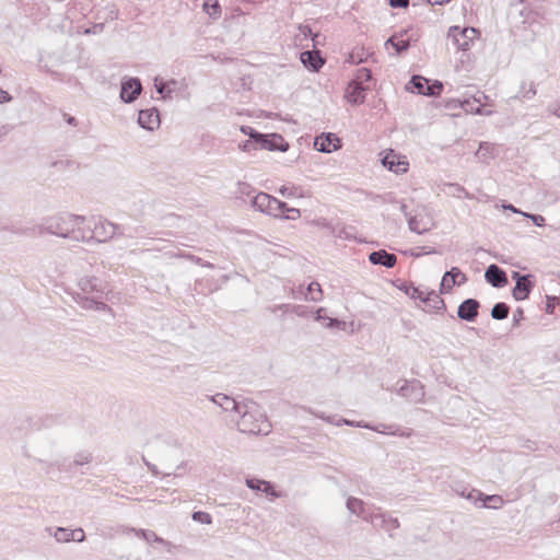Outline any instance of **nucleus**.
<instances>
[{
  "label": "nucleus",
  "instance_id": "obj_52",
  "mask_svg": "<svg viewBox=\"0 0 560 560\" xmlns=\"http://www.w3.org/2000/svg\"><path fill=\"white\" fill-rule=\"evenodd\" d=\"M523 319H524V311H523V308L517 307L513 314V326H518L521 320H523Z\"/></svg>",
  "mask_w": 560,
  "mask_h": 560
},
{
  "label": "nucleus",
  "instance_id": "obj_35",
  "mask_svg": "<svg viewBox=\"0 0 560 560\" xmlns=\"http://www.w3.org/2000/svg\"><path fill=\"white\" fill-rule=\"evenodd\" d=\"M322 296H323V292H322L320 284L318 282H311L307 285L305 299L313 301V302H317V301L322 300Z\"/></svg>",
  "mask_w": 560,
  "mask_h": 560
},
{
  "label": "nucleus",
  "instance_id": "obj_9",
  "mask_svg": "<svg viewBox=\"0 0 560 560\" xmlns=\"http://www.w3.org/2000/svg\"><path fill=\"white\" fill-rule=\"evenodd\" d=\"M77 218L82 220V222H78L73 226L72 240L77 242L90 243L93 241V217L86 218L82 215H77Z\"/></svg>",
  "mask_w": 560,
  "mask_h": 560
},
{
  "label": "nucleus",
  "instance_id": "obj_37",
  "mask_svg": "<svg viewBox=\"0 0 560 560\" xmlns=\"http://www.w3.org/2000/svg\"><path fill=\"white\" fill-rule=\"evenodd\" d=\"M332 234L335 237L341 238V240L354 238L352 226H337L332 230Z\"/></svg>",
  "mask_w": 560,
  "mask_h": 560
},
{
  "label": "nucleus",
  "instance_id": "obj_10",
  "mask_svg": "<svg viewBox=\"0 0 560 560\" xmlns=\"http://www.w3.org/2000/svg\"><path fill=\"white\" fill-rule=\"evenodd\" d=\"M142 92V84L138 78H129L121 82L120 100L124 103H132Z\"/></svg>",
  "mask_w": 560,
  "mask_h": 560
},
{
  "label": "nucleus",
  "instance_id": "obj_36",
  "mask_svg": "<svg viewBox=\"0 0 560 560\" xmlns=\"http://www.w3.org/2000/svg\"><path fill=\"white\" fill-rule=\"evenodd\" d=\"M203 11L213 20H217L221 16V5L218 0L212 2L205 1L202 4Z\"/></svg>",
  "mask_w": 560,
  "mask_h": 560
},
{
  "label": "nucleus",
  "instance_id": "obj_7",
  "mask_svg": "<svg viewBox=\"0 0 560 560\" xmlns=\"http://www.w3.org/2000/svg\"><path fill=\"white\" fill-rule=\"evenodd\" d=\"M250 139L256 143H259L261 149L269 151L285 152L289 149V143L281 135L278 133L261 135L259 132H255L250 135Z\"/></svg>",
  "mask_w": 560,
  "mask_h": 560
},
{
  "label": "nucleus",
  "instance_id": "obj_4",
  "mask_svg": "<svg viewBox=\"0 0 560 560\" xmlns=\"http://www.w3.org/2000/svg\"><path fill=\"white\" fill-rule=\"evenodd\" d=\"M478 36L479 31L475 27H460L455 25L450 27L447 40L451 42L457 50L466 51Z\"/></svg>",
  "mask_w": 560,
  "mask_h": 560
},
{
  "label": "nucleus",
  "instance_id": "obj_50",
  "mask_svg": "<svg viewBox=\"0 0 560 560\" xmlns=\"http://www.w3.org/2000/svg\"><path fill=\"white\" fill-rule=\"evenodd\" d=\"M524 217L529 218L533 223L537 226H544L545 225V218L540 214H529V213H523Z\"/></svg>",
  "mask_w": 560,
  "mask_h": 560
},
{
  "label": "nucleus",
  "instance_id": "obj_46",
  "mask_svg": "<svg viewBox=\"0 0 560 560\" xmlns=\"http://www.w3.org/2000/svg\"><path fill=\"white\" fill-rule=\"evenodd\" d=\"M398 527H399V522L397 518L386 516L385 523L381 528L390 534L393 530L397 529Z\"/></svg>",
  "mask_w": 560,
  "mask_h": 560
},
{
  "label": "nucleus",
  "instance_id": "obj_1",
  "mask_svg": "<svg viewBox=\"0 0 560 560\" xmlns=\"http://www.w3.org/2000/svg\"><path fill=\"white\" fill-rule=\"evenodd\" d=\"M78 292L73 299L75 303L85 310L110 311L104 299L109 293L108 284L94 276H84L79 279Z\"/></svg>",
  "mask_w": 560,
  "mask_h": 560
},
{
  "label": "nucleus",
  "instance_id": "obj_51",
  "mask_svg": "<svg viewBox=\"0 0 560 560\" xmlns=\"http://www.w3.org/2000/svg\"><path fill=\"white\" fill-rule=\"evenodd\" d=\"M73 538L71 541L82 542L85 539V534L82 528L71 529Z\"/></svg>",
  "mask_w": 560,
  "mask_h": 560
},
{
  "label": "nucleus",
  "instance_id": "obj_11",
  "mask_svg": "<svg viewBox=\"0 0 560 560\" xmlns=\"http://www.w3.org/2000/svg\"><path fill=\"white\" fill-rule=\"evenodd\" d=\"M513 279L516 280V284L512 291V295L516 301H523L528 298L534 283L530 280L532 275H520L518 272H513Z\"/></svg>",
  "mask_w": 560,
  "mask_h": 560
},
{
  "label": "nucleus",
  "instance_id": "obj_58",
  "mask_svg": "<svg viewBox=\"0 0 560 560\" xmlns=\"http://www.w3.org/2000/svg\"><path fill=\"white\" fill-rule=\"evenodd\" d=\"M11 100V95L7 91L0 89V104L10 102Z\"/></svg>",
  "mask_w": 560,
  "mask_h": 560
},
{
  "label": "nucleus",
  "instance_id": "obj_29",
  "mask_svg": "<svg viewBox=\"0 0 560 560\" xmlns=\"http://www.w3.org/2000/svg\"><path fill=\"white\" fill-rule=\"evenodd\" d=\"M92 459V456L90 453L86 452H80L74 456V459L72 463H69L68 465L57 463V467L59 470H66L69 471L72 469V466H82L85 464H89Z\"/></svg>",
  "mask_w": 560,
  "mask_h": 560
},
{
  "label": "nucleus",
  "instance_id": "obj_5",
  "mask_svg": "<svg viewBox=\"0 0 560 560\" xmlns=\"http://www.w3.org/2000/svg\"><path fill=\"white\" fill-rule=\"evenodd\" d=\"M250 203L254 209L275 218L282 217L284 209H287L285 202L280 201L266 192H258L255 195Z\"/></svg>",
  "mask_w": 560,
  "mask_h": 560
},
{
  "label": "nucleus",
  "instance_id": "obj_61",
  "mask_svg": "<svg viewBox=\"0 0 560 560\" xmlns=\"http://www.w3.org/2000/svg\"><path fill=\"white\" fill-rule=\"evenodd\" d=\"M399 210L404 213V215L408 219L410 217L409 212L407 211V206L404 202H399Z\"/></svg>",
  "mask_w": 560,
  "mask_h": 560
},
{
  "label": "nucleus",
  "instance_id": "obj_32",
  "mask_svg": "<svg viewBox=\"0 0 560 560\" xmlns=\"http://www.w3.org/2000/svg\"><path fill=\"white\" fill-rule=\"evenodd\" d=\"M124 532H132L135 533L138 537L144 539L145 541L148 542H158L159 541H163V538L158 536L152 530H148V529H136V528H129V527H125L124 528Z\"/></svg>",
  "mask_w": 560,
  "mask_h": 560
},
{
  "label": "nucleus",
  "instance_id": "obj_30",
  "mask_svg": "<svg viewBox=\"0 0 560 560\" xmlns=\"http://www.w3.org/2000/svg\"><path fill=\"white\" fill-rule=\"evenodd\" d=\"M177 85L176 80H170L167 82L159 81L158 78L155 79L154 86L159 94L162 95L163 98H170L172 93L174 92L175 88Z\"/></svg>",
  "mask_w": 560,
  "mask_h": 560
},
{
  "label": "nucleus",
  "instance_id": "obj_13",
  "mask_svg": "<svg viewBox=\"0 0 560 560\" xmlns=\"http://www.w3.org/2000/svg\"><path fill=\"white\" fill-rule=\"evenodd\" d=\"M300 60L306 69L313 72L319 71V69L325 63V59L322 57L320 51L317 49L301 52Z\"/></svg>",
  "mask_w": 560,
  "mask_h": 560
},
{
  "label": "nucleus",
  "instance_id": "obj_2",
  "mask_svg": "<svg viewBox=\"0 0 560 560\" xmlns=\"http://www.w3.org/2000/svg\"><path fill=\"white\" fill-rule=\"evenodd\" d=\"M235 415L238 416L237 429L242 433L267 435L271 431L266 415L253 400H243Z\"/></svg>",
  "mask_w": 560,
  "mask_h": 560
},
{
  "label": "nucleus",
  "instance_id": "obj_45",
  "mask_svg": "<svg viewBox=\"0 0 560 560\" xmlns=\"http://www.w3.org/2000/svg\"><path fill=\"white\" fill-rule=\"evenodd\" d=\"M372 79V72L370 69L368 68H360L358 71H357V82L358 83H361L362 82H368Z\"/></svg>",
  "mask_w": 560,
  "mask_h": 560
},
{
  "label": "nucleus",
  "instance_id": "obj_42",
  "mask_svg": "<svg viewBox=\"0 0 560 560\" xmlns=\"http://www.w3.org/2000/svg\"><path fill=\"white\" fill-rule=\"evenodd\" d=\"M254 192H255V189L252 187V185H249L247 183H243V182H240L237 184L236 194L238 195V197H243V196L249 197Z\"/></svg>",
  "mask_w": 560,
  "mask_h": 560
},
{
  "label": "nucleus",
  "instance_id": "obj_17",
  "mask_svg": "<svg viewBox=\"0 0 560 560\" xmlns=\"http://www.w3.org/2000/svg\"><path fill=\"white\" fill-rule=\"evenodd\" d=\"M339 138L334 133H326L315 139V147L318 151L330 153L339 148Z\"/></svg>",
  "mask_w": 560,
  "mask_h": 560
},
{
  "label": "nucleus",
  "instance_id": "obj_43",
  "mask_svg": "<svg viewBox=\"0 0 560 560\" xmlns=\"http://www.w3.org/2000/svg\"><path fill=\"white\" fill-rule=\"evenodd\" d=\"M425 292L427 291H423L421 290L420 288L418 287H415V285H410L406 289V293L411 298V299H419L423 302V299H424V295H425Z\"/></svg>",
  "mask_w": 560,
  "mask_h": 560
},
{
  "label": "nucleus",
  "instance_id": "obj_3",
  "mask_svg": "<svg viewBox=\"0 0 560 560\" xmlns=\"http://www.w3.org/2000/svg\"><path fill=\"white\" fill-rule=\"evenodd\" d=\"M81 222L75 214L61 213L56 217L49 218L44 226H37L33 229L22 230L21 233L25 234L31 232L32 234H43L44 232L72 240L73 226Z\"/></svg>",
  "mask_w": 560,
  "mask_h": 560
},
{
  "label": "nucleus",
  "instance_id": "obj_26",
  "mask_svg": "<svg viewBox=\"0 0 560 560\" xmlns=\"http://www.w3.org/2000/svg\"><path fill=\"white\" fill-rule=\"evenodd\" d=\"M246 485L249 489L259 490L272 497H278V493L273 490V487L269 481L257 478H248L246 479Z\"/></svg>",
  "mask_w": 560,
  "mask_h": 560
},
{
  "label": "nucleus",
  "instance_id": "obj_40",
  "mask_svg": "<svg viewBox=\"0 0 560 560\" xmlns=\"http://www.w3.org/2000/svg\"><path fill=\"white\" fill-rule=\"evenodd\" d=\"M443 90V84L440 81H434L433 84H429L425 88L424 95L427 96H438Z\"/></svg>",
  "mask_w": 560,
  "mask_h": 560
},
{
  "label": "nucleus",
  "instance_id": "obj_39",
  "mask_svg": "<svg viewBox=\"0 0 560 560\" xmlns=\"http://www.w3.org/2000/svg\"><path fill=\"white\" fill-rule=\"evenodd\" d=\"M536 88H535V84L534 83H529L528 88L526 89V84L523 83L522 86H521V91L518 92V94L515 96L516 98H525V100H530L533 98L535 95H536Z\"/></svg>",
  "mask_w": 560,
  "mask_h": 560
},
{
  "label": "nucleus",
  "instance_id": "obj_48",
  "mask_svg": "<svg viewBox=\"0 0 560 560\" xmlns=\"http://www.w3.org/2000/svg\"><path fill=\"white\" fill-rule=\"evenodd\" d=\"M301 215V212L299 209L296 208H289L287 206V209H284V213L282 214L281 218L283 219H288V220H296L299 219Z\"/></svg>",
  "mask_w": 560,
  "mask_h": 560
},
{
  "label": "nucleus",
  "instance_id": "obj_22",
  "mask_svg": "<svg viewBox=\"0 0 560 560\" xmlns=\"http://www.w3.org/2000/svg\"><path fill=\"white\" fill-rule=\"evenodd\" d=\"M343 423L348 424V425H355V427H359V428H366V429H371V430H374L378 433H383V434H390V435H404L402 433H398V427L397 425H385V424H381V425H377V427H372L368 423H364L362 421H359V422H353V421H349V420H346L343 419L342 420Z\"/></svg>",
  "mask_w": 560,
  "mask_h": 560
},
{
  "label": "nucleus",
  "instance_id": "obj_19",
  "mask_svg": "<svg viewBox=\"0 0 560 560\" xmlns=\"http://www.w3.org/2000/svg\"><path fill=\"white\" fill-rule=\"evenodd\" d=\"M407 221L409 230L417 234H424L429 232L434 225L430 219H424L419 213L410 215Z\"/></svg>",
  "mask_w": 560,
  "mask_h": 560
},
{
  "label": "nucleus",
  "instance_id": "obj_25",
  "mask_svg": "<svg viewBox=\"0 0 560 560\" xmlns=\"http://www.w3.org/2000/svg\"><path fill=\"white\" fill-rule=\"evenodd\" d=\"M399 393L411 400H418L423 396L422 387L418 382H405L399 388Z\"/></svg>",
  "mask_w": 560,
  "mask_h": 560
},
{
  "label": "nucleus",
  "instance_id": "obj_31",
  "mask_svg": "<svg viewBox=\"0 0 560 560\" xmlns=\"http://www.w3.org/2000/svg\"><path fill=\"white\" fill-rule=\"evenodd\" d=\"M386 515L381 512V509L371 510L366 516H364V521L370 523L375 528H381L385 523Z\"/></svg>",
  "mask_w": 560,
  "mask_h": 560
},
{
  "label": "nucleus",
  "instance_id": "obj_56",
  "mask_svg": "<svg viewBox=\"0 0 560 560\" xmlns=\"http://www.w3.org/2000/svg\"><path fill=\"white\" fill-rule=\"evenodd\" d=\"M390 7L393 8H407L409 4V0H388Z\"/></svg>",
  "mask_w": 560,
  "mask_h": 560
},
{
  "label": "nucleus",
  "instance_id": "obj_23",
  "mask_svg": "<svg viewBox=\"0 0 560 560\" xmlns=\"http://www.w3.org/2000/svg\"><path fill=\"white\" fill-rule=\"evenodd\" d=\"M365 90L366 89L361 83L353 81L348 85V88L346 90V96L350 103H353V104L363 103L364 98H365V95H364Z\"/></svg>",
  "mask_w": 560,
  "mask_h": 560
},
{
  "label": "nucleus",
  "instance_id": "obj_14",
  "mask_svg": "<svg viewBox=\"0 0 560 560\" xmlns=\"http://www.w3.org/2000/svg\"><path fill=\"white\" fill-rule=\"evenodd\" d=\"M485 279L494 288H503L508 284V276L505 271L495 264L490 265L486 269Z\"/></svg>",
  "mask_w": 560,
  "mask_h": 560
},
{
  "label": "nucleus",
  "instance_id": "obj_6",
  "mask_svg": "<svg viewBox=\"0 0 560 560\" xmlns=\"http://www.w3.org/2000/svg\"><path fill=\"white\" fill-rule=\"evenodd\" d=\"M93 241L97 243H105L115 236L124 235V230L120 225L115 224L102 217H93Z\"/></svg>",
  "mask_w": 560,
  "mask_h": 560
},
{
  "label": "nucleus",
  "instance_id": "obj_54",
  "mask_svg": "<svg viewBox=\"0 0 560 560\" xmlns=\"http://www.w3.org/2000/svg\"><path fill=\"white\" fill-rule=\"evenodd\" d=\"M103 28H104V24L98 23V24L93 25L91 28H86L84 31V34H98L103 31Z\"/></svg>",
  "mask_w": 560,
  "mask_h": 560
},
{
  "label": "nucleus",
  "instance_id": "obj_53",
  "mask_svg": "<svg viewBox=\"0 0 560 560\" xmlns=\"http://www.w3.org/2000/svg\"><path fill=\"white\" fill-rule=\"evenodd\" d=\"M177 256L186 258V259L192 261L196 265L203 264V259H201L200 257L195 256L192 254H184V253H182V254H178Z\"/></svg>",
  "mask_w": 560,
  "mask_h": 560
},
{
  "label": "nucleus",
  "instance_id": "obj_64",
  "mask_svg": "<svg viewBox=\"0 0 560 560\" xmlns=\"http://www.w3.org/2000/svg\"><path fill=\"white\" fill-rule=\"evenodd\" d=\"M319 34L318 33H315L312 37V40H313V49H316L317 45H319Z\"/></svg>",
  "mask_w": 560,
  "mask_h": 560
},
{
  "label": "nucleus",
  "instance_id": "obj_20",
  "mask_svg": "<svg viewBox=\"0 0 560 560\" xmlns=\"http://www.w3.org/2000/svg\"><path fill=\"white\" fill-rule=\"evenodd\" d=\"M210 400L218 405L223 411H233L234 413H236L240 405L242 404V401H237L234 398L222 393H218L211 396Z\"/></svg>",
  "mask_w": 560,
  "mask_h": 560
},
{
  "label": "nucleus",
  "instance_id": "obj_38",
  "mask_svg": "<svg viewBox=\"0 0 560 560\" xmlns=\"http://www.w3.org/2000/svg\"><path fill=\"white\" fill-rule=\"evenodd\" d=\"M54 537L58 542H69L73 538V535L71 529L58 527L54 533Z\"/></svg>",
  "mask_w": 560,
  "mask_h": 560
},
{
  "label": "nucleus",
  "instance_id": "obj_21",
  "mask_svg": "<svg viewBox=\"0 0 560 560\" xmlns=\"http://www.w3.org/2000/svg\"><path fill=\"white\" fill-rule=\"evenodd\" d=\"M369 260L373 265H381L386 268H392L396 265L397 257L394 254L387 253L384 249L372 252L369 256Z\"/></svg>",
  "mask_w": 560,
  "mask_h": 560
},
{
  "label": "nucleus",
  "instance_id": "obj_24",
  "mask_svg": "<svg viewBox=\"0 0 560 560\" xmlns=\"http://www.w3.org/2000/svg\"><path fill=\"white\" fill-rule=\"evenodd\" d=\"M347 510L359 517H361L364 521V516L370 513V509L365 508V503L358 498L349 497L346 502Z\"/></svg>",
  "mask_w": 560,
  "mask_h": 560
},
{
  "label": "nucleus",
  "instance_id": "obj_62",
  "mask_svg": "<svg viewBox=\"0 0 560 560\" xmlns=\"http://www.w3.org/2000/svg\"><path fill=\"white\" fill-rule=\"evenodd\" d=\"M241 130H242V132H244L245 135H248L249 137L252 133L256 132L252 127H248V126H243L241 128Z\"/></svg>",
  "mask_w": 560,
  "mask_h": 560
},
{
  "label": "nucleus",
  "instance_id": "obj_49",
  "mask_svg": "<svg viewBox=\"0 0 560 560\" xmlns=\"http://www.w3.org/2000/svg\"><path fill=\"white\" fill-rule=\"evenodd\" d=\"M491 150H492V147L489 143L482 142V143H480L476 155L481 159H486L488 155L491 154Z\"/></svg>",
  "mask_w": 560,
  "mask_h": 560
},
{
  "label": "nucleus",
  "instance_id": "obj_63",
  "mask_svg": "<svg viewBox=\"0 0 560 560\" xmlns=\"http://www.w3.org/2000/svg\"><path fill=\"white\" fill-rule=\"evenodd\" d=\"M456 493L459 494L460 497H464V498H467V494L470 490H468L467 488L465 487H462V490L459 489H455Z\"/></svg>",
  "mask_w": 560,
  "mask_h": 560
},
{
  "label": "nucleus",
  "instance_id": "obj_12",
  "mask_svg": "<svg viewBox=\"0 0 560 560\" xmlns=\"http://www.w3.org/2000/svg\"><path fill=\"white\" fill-rule=\"evenodd\" d=\"M467 499L475 503L481 501L482 508L500 509L503 505L502 497L498 494L486 495L481 491L476 489H470V491L467 494Z\"/></svg>",
  "mask_w": 560,
  "mask_h": 560
},
{
  "label": "nucleus",
  "instance_id": "obj_41",
  "mask_svg": "<svg viewBox=\"0 0 560 560\" xmlns=\"http://www.w3.org/2000/svg\"><path fill=\"white\" fill-rule=\"evenodd\" d=\"M325 313V308L320 307L316 311V320H322V319H327L328 323H327V327H338L341 322L336 319V318H330V317H326L324 316L323 314Z\"/></svg>",
  "mask_w": 560,
  "mask_h": 560
},
{
  "label": "nucleus",
  "instance_id": "obj_16",
  "mask_svg": "<svg viewBox=\"0 0 560 560\" xmlns=\"http://www.w3.org/2000/svg\"><path fill=\"white\" fill-rule=\"evenodd\" d=\"M138 124L147 130H154L160 126V113L156 108L142 109L139 112Z\"/></svg>",
  "mask_w": 560,
  "mask_h": 560
},
{
  "label": "nucleus",
  "instance_id": "obj_44",
  "mask_svg": "<svg viewBox=\"0 0 560 560\" xmlns=\"http://www.w3.org/2000/svg\"><path fill=\"white\" fill-rule=\"evenodd\" d=\"M299 34L296 35V39L302 42L306 39L308 36L313 37L315 33L312 32V28L308 25H299L298 27Z\"/></svg>",
  "mask_w": 560,
  "mask_h": 560
},
{
  "label": "nucleus",
  "instance_id": "obj_15",
  "mask_svg": "<svg viewBox=\"0 0 560 560\" xmlns=\"http://www.w3.org/2000/svg\"><path fill=\"white\" fill-rule=\"evenodd\" d=\"M480 303L476 299L463 301L457 310V316L466 322H474L478 316Z\"/></svg>",
  "mask_w": 560,
  "mask_h": 560
},
{
  "label": "nucleus",
  "instance_id": "obj_57",
  "mask_svg": "<svg viewBox=\"0 0 560 560\" xmlns=\"http://www.w3.org/2000/svg\"><path fill=\"white\" fill-rule=\"evenodd\" d=\"M255 144H257L254 140H247L243 144H240L241 150L243 151H250L252 149H255Z\"/></svg>",
  "mask_w": 560,
  "mask_h": 560
},
{
  "label": "nucleus",
  "instance_id": "obj_18",
  "mask_svg": "<svg viewBox=\"0 0 560 560\" xmlns=\"http://www.w3.org/2000/svg\"><path fill=\"white\" fill-rule=\"evenodd\" d=\"M382 164L384 167L396 174L406 173L408 170V163L406 161L400 160V158L396 155L393 151L387 153L382 159Z\"/></svg>",
  "mask_w": 560,
  "mask_h": 560
},
{
  "label": "nucleus",
  "instance_id": "obj_34",
  "mask_svg": "<svg viewBox=\"0 0 560 560\" xmlns=\"http://www.w3.org/2000/svg\"><path fill=\"white\" fill-rule=\"evenodd\" d=\"M510 307L503 302L493 305L491 310V317L497 320L505 319L509 316Z\"/></svg>",
  "mask_w": 560,
  "mask_h": 560
},
{
  "label": "nucleus",
  "instance_id": "obj_59",
  "mask_svg": "<svg viewBox=\"0 0 560 560\" xmlns=\"http://www.w3.org/2000/svg\"><path fill=\"white\" fill-rule=\"evenodd\" d=\"M279 192L283 196V197H290L293 195V192L291 191V189L289 187H285V186H282L280 189H279Z\"/></svg>",
  "mask_w": 560,
  "mask_h": 560
},
{
  "label": "nucleus",
  "instance_id": "obj_47",
  "mask_svg": "<svg viewBox=\"0 0 560 560\" xmlns=\"http://www.w3.org/2000/svg\"><path fill=\"white\" fill-rule=\"evenodd\" d=\"M192 520L202 524H211V515L207 512L197 511L192 514Z\"/></svg>",
  "mask_w": 560,
  "mask_h": 560
},
{
  "label": "nucleus",
  "instance_id": "obj_33",
  "mask_svg": "<svg viewBox=\"0 0 560 560\" xmlns=\"http://www.w3.org/2000/svg\"><path fill=\"white\" fill-rule=\"evenodd\" d=\"M429 80L425 78L421 75H412L411 80L409 81L410 86H408V89H410L412 92L424 95Z\"/></svg>",
  "mask_w": 560,
  "mask_h": 560
},
{
  "label": "nucleus",
  "instance_id": "obj_27",
  "mask_svg": "<svg viewBox=\"0 0 560 560\" xmlns=\"http://www.w3.org/2000/svg\"><path fill=\"white\" fill-rule=\"evenodd\" d=\"M385 46L386 47L392 46L393 48H395L396 54L399 55V54L406 51L410 47V43H409V39H405L404 34L400 33V34H394L393 36H390L386 40Z\"/></svg>",
  "mask_w": 560,
  "mask_h": 560
},
{
  "label": "nucleus",
  "instance_id": "obj_28",
  "mask_svg": "<svg viewBox=\"0 0 560 560\" xmlns=\"http://www.w3.org/2000/svg\"><path fill=\"white\" fill-rule=\"evenodd\" d=\"M423 302L435 312L445 308L444 300L435 291H427Z\"/></svg>",
  "mask_w": 560,
  "mask_h": 560
},
{
  "label": "nucleus",
  "instance_id": "obj_55",
  "mask_svg": "<svg viewBox=\"0 0 560 560\" xmlns=\"http://www.w3.org/2000/svg\"><path fill=\"white\" fill-rule=\"evenodd\" d=\"M291 311L296 314L298 316L304 317L307 316V312L304 306L302 305H293L291 307Z\"/></svg>",
  "mask_w": 560,
  "mask_h": 560
},
{
  "label": "nucleus",
  "instance_id": "obj_8",
  "mask_svg": "<svg viewBox=\"0 0 560 560\" xmlns=\"http://www.w3.org/2000/svg\"><path fill=\"white\" fill-rule=\"evenodd\" d=\"M467 276L462 272V270L457 267H453L450 271H446L442 277V281L440 284V293H448L452 291L455 285H463L467 282Z\"/></svg>",
  "mask_w": 560,
  "mask_h": 560
},
{
  "label": "nucleus",
  "instance_id": "obj_60",
  "mask_svg": "<svg viewBox=\"0 0 560 560\" xmlns=\"http://www.w3.org/2000/svg\"><path fill=\"white\" fill-rule=\"evenodd\" d=\"M159 544H160V545H162V546H164V547H165V549H166L168 552H171V551L173 550V548H174V545H173L171 541L165 540L164 538H163V541H159Z\"/></svg>",
  "mask_w": 560,
  "mask_h": 560
}]
</instances>
